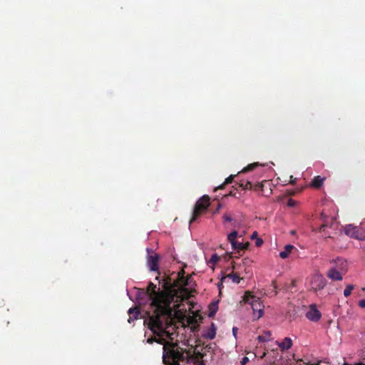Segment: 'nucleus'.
Returning a JSON list of instances; mask_svg holds the SVG:
<instances>
[{"label":"nucleus","mask_w":365,"mask_h":365,"mask_svg":"<svg viewBox=\"0 0 365 365\" xmlns=\"http://www.w3.org/2000/svg\"><path fill=\"white\" fill-rule=\"evenodd\" d=\"M170 285L168 283H163L162 289H157V286L149 282L146 290L140 289L137 294L138 300L145 303L150 301V306L155 309L153 314L150 317L149 328L154 332L157 329L163 331L165 328L164 322L161 319L165 317L167 319H170L173 315V309L171 307L172 295L169 294Z\"/></svg>","instance_id":"f257e3e1"},{"label":"nucleus","mask_w":365,"mask_h":365,"mask_svg":"<svg viewBox=\"0 0 365 365\" xmlns=\"http://www.w3.org/2000/svg\"><path fill=\"white\" fill-rule=\"evenodd\" d=\"M161 319L164 322L165 328L163 331L157 329L156 332H154L151 329L150 330L159 337L151 336L147 339V342L152 344L155 341L158 344H163V360L165 365H185L187 361L186 351L180 347L177 343H173L168 341L165 339L160 336V333L165 331L166 327L171 322L172 318L167 319L165 317H162Z\"/></svg>","instance_id":"f03ea898"},{"label":"nucleus","mask_w":365,"mask_h":365,"mask_svg":"<svg viewBox=\"0 0 365 365\" xmlns=\"http://www.w3.org/2000/svg\"><path fill=\"white\" fill-rule=\"evenodd\" d=\"M191 279V276L185 277V271L182 269L178 272L175 279H173L171 277H166L163 279V283H168L170 285L169 294L172 295V303L176 302V304H174L175 309L180 307L179 302L187 299L190 297V292L186 287L190 284Z\"/></svg>","instance_id":"7ed1b4c3"},{"label":"nucleus","mask_w":365,"mask_h":365,"mask_svg":"<svg viewBox=\"0 0 365 365\" xmlns=\"http://www.w3.org/2000/svg\"><path fill=\"white\" fill-rule=\"evenodd\" d=\"M210 198L207 195L201 197L195 203L192 217L190 220V224L195 222L205 213L210 205Z\"/></svg>","instance_id":"20e7f679"},{"label":"nucleus","mask_w":365,"mask_h":365,"mask_svg":"<svg viewBox=\"0 0 365 365\" xmlns=\"http://www.w3.org/2000/svg\"><path fill=\"white\" fill-rule=\"evenodd\" d=\"M243 301L245 303L251 304L255 319H259L262 317L264 306L258 297L251 294L250 292H246L243 297Z\"/></svg>","instance_id":"39448f33"},{"label":"nucleus","mask_w":365,"mask_h":365,"mask_svg":"<svg viewBox=\"0 0 365 365\" xmlns=\"http://www.w3.org/2000/svg\"><path fill=\"white\" fill-rule=\"evenodd\" d=\"M327 285V281L319 272H315L310 279V289L314 292L322 290Z\"/></svg>","instance_id":"423d86ee"},{"label":"nucleus","mask_w":365,"mask_h":365,"mask_svg":"<svg viewBox=\"0 0 365 365\" xmlns=\"http://www.w3.org/2000/svg\"><path fill=\"white\" fill-rule=\"evenodd\" d=\"M307 318L314 322H317L320 320L322 317V314L320 311L317 309V305L312 304L309 305V309L306 313Z\"/></svg>","instance_id":"0eeeda50"},{"label":"nucleus","mask_w":365,"mask_h":365,"mask_svg":"<svg viewBox=\"0 0 365 365\" xmlns=\"http://www.w3.org/2000/svg\"><path fill=\"white\" fill-rule=\"evenodd\" d=\"M158 261L159 256L156 253H153L148 256V265L152 271H158L159 269L158 267Z\"/></svg>","instance_id":"6e6552de"},{"label":"nucleus","mask_w":365,"mask_h":365,"mask_svg":"<svg viewBox=\"0 0 365 365\" xmlns=\"http://www.w3.org/2000/svg\"><path fill=\"white\" fill-rule=\"evenodd\" d=\"M327 276L329 279L334 281H341L343 279L342 272L336 268H330L327 272Z\"/></svg>","instance_id":"1a4fd4ad"},{"label":"nucleus","mask_w":365,"mask_h":365,"mask_svg":"<svg viewBox=\"0 0 365 365\" xmlns=\"http://www.w3.org/2000/svg\"><path fill=\"white\" fill-rule=\"evenodd\" d=\"M333 262L335 263V265L332 268H336L338 270H340L343 275L347 272V263L345 259L337 258Z\"/></svg>","instance_id":"9d476101"},{"label":"nucleus","mask_w":365,"mask_h":365,"mask_svg":"<svg viewBox=\"0 0 365 365\" xmlns=\"http://www.w3.org/2000/svg\"><path fill=\"white\" fill-rule=\"evenodd\" d=\"M252 262H253V261L251 259L246 257L242 259V264H240L239 268L242 267V269H243L244 272L246 274L250 273L251 272V265H252Z\"/></svg>","instance_id":"9b49d317"},{"label":"nucleus","mask_w":365,"mask_h":365,"mask_svg":"<svg viewBox=\"0 0 365 365\" xmlns=\"http://www.w3.org/2000/svg\"><path fill=\"white\" fill-rule=\"evenodd\" d=\"M277 343L282 351L288 350L292 346V340L289 337H285L282 342L277 341Z\"/></svg>","instance_id":"f8f14e48"},{"label":"nucleus","mask_w":365,"mask_h":365,"mask_svg":"<svg viewBox=\"0 0 365 365\" xmlns=\"http://www.w3.org/2000/svg\"><path fill=\"white\" fill-rule=\"evenodd\" d=\"M128 314L130 315L128 322L130 323L131 321L138 319V315L140 314V310L138 307L130 308L128 310Z\"/></svg>","instance_id":"ddd939ff"},{"label":"nucleus","mask_w":365,"mask_h":365,"mask_svg":"<svg viewBox=\"0 0 365 365\" xmlns=\"http://www.w3.org/2000/svg\"><path fill=\"white\" fill-rule=\"evenodd\" d=\"M294 248V247L292 245H287L284 247V249L283 251L279 252V256L282 259H286L288 257L289 254L292 252V250Z\"/></svg>","instance_id":"4468645a"},{"label":"nucleus","mask_w":365,"mask_h":365,"mask_svg":"<svg viewBox=\"0 0 365 365\" xmlns=\"http://www.w3.org/2000/svg\"><path fill=\"white\" fill-rule=\"evenodd\" d=\"M238 232L234 230L231 233H230L227 237V240L230 242L232 248H235V245H237V241L236 240V238Z\"/></svg>","instance_id":"2eb2a0df"},{"label":"nucleus","mask_w":365,"mask_h":365,"mask_svg":"<svg viewBox=\"0 0 365 365\" xmlns=\"http://www.w3.org/2000/svg\"><path fill=\"white\" fill-rule=\"evenodd\" d=\"M356 232V227H352L351 225H349L345 228L346 234L351 237L359 238Z\"/></svg>","instance_id":"dca6fc26"},{"label":"nucleus","mask_w":365,"mask_h":365,"mask_svg":"<svg viewBox=\"0 0 365 365\" xmlns=\"http://www.w3.org/2000/svg\"><path fill=\"white\" fill-rule=\"evenodd\" d=\"M271 331H264L263 334L259 335L257 336V340L260 342H266L271 340Z\"/></svg>","instance_id":"f3484780"},{"label":"nucleus","mask_w":365,"mask_h":365,"mask_svg":"<svg viewBox=\"0 0 365 365\" xmlns=\"http://www.w3.org/2000/svg\"><path fill=\"white\" fill-rule=\"evenodd\" d=\"M324 180V178H321L319 175H317L312 180V185L314 187L319 188L322 185Z\"/></svg>","instance_id":"a211bd4d"},{"label":"nucleus","mask_w":365,"mask_h":365,"mask_svg":"<svg viewBox=\"0 0 365 365\" xmlns=\"http://www.w3.org/2000/svg\"><path fill=\"white\" fill-rule=\"evenodd\" d=\"M216 336V329H208L204 334H202V336L204 338L208 339H213Z\"/></svg>","instance_id":"6ab92c4d"},{"label":"nucleus","mask_w":365,"mask_h":365,"mask_svg":"<svg viewBox=\"0 0 365 365\" xmlns=\"http://www.w3.org/2000/svg\"><path fill=\"white\" fill-rule=\"evenodd\" d=\"M235 175H230L228 178H227L225 180V182L221 184L220 185H219L218 187H215L214 189V191H217V190H221V189H223L225 187V186L227 185V184H230L231 182H232L233 181V179L235 178Z\"/></svg>","instance_id":"aec40b11"},{"label":"nucleus","mask_w":365,"mask_h":365,"mask_svg":"<svg viewBox=\"0 0 365 365\" xmlns=\"http://www.w3.org/2000/svg\"><path fill=\"white\" fill-rule=\"evenodd\" d=\"M249 245H250L249 242H246L244 244L242 242H237L235 248H232V249L235 250H237V252H240V251H244V250H247Z\"/></svg>","instance_id":"412c9836"},{"label":"nucleus","mask_w":365,"mask_h":365,"mask_svg":"<svg viewBox=\"0 0 365 365\" xmlns=\"http://www.w3.org/2000/svg\"><path fill=\"white\" fill-rule=\"evenodd\" d=\"M226 277H229V278L232 279V282L236 284H239L240 282V279H241L239 274L237 272H234L227 274Z\"/></svg>","instance_id":"4be33fe9"},{"label":"nucleus","mask_w":365,"mask_h":365,"mask_svg":"<svg viewBox=\"0 0 365 365\" xmlns=\"http://www.w3.org/2000/svg\"><path fill=\"white\" fill-rule=\"evenodd\" d=\"M220 259V257L217 254H213L208 262V264L213 268V267L219 262Z\"/></svg>","instance_id":"5701e85b"},{"label":"nucleus","mask_w":365,"mask_h":365,"mask_svg":"<svg viewBox=\"0 0 365 365\" xmlns=\"http://www.w3.org/2000/svg\"><path fill=\"white\" fill-rule=\"evenodd\" d=\"M354 285L349 284L344 291V295L348 297L351 295L352 290L354 289Z\"/></svg>","instance_id":"b1692460"},{"label":"nucleus","mask_w":365,"mask_h":365,"mask_svg":"<svg viewBox=\"0 0 365 365\" xmlns=\"http://www.w3.org/2000/svg\"><path fill=\"white\" fill-rule=\"evenodd\" d=\"M259 165V164L257 163H252V164H250L248 165L246 168H245L242 172V173H247L248 171H251L254 168H255L256 167H257Z\"/></svg>","instance_id":"393cba45"},{"label":"nucleus","mask_w":365,"mask_h":365,"mask_svg":"<svg viewBox=\"0 0 365 365\" xmlns=\"http://www.w3.org/2000/svg\"><path fill=\"white\" fill-rule=\"evenodd\" d=\"M217 310V306L216 304L213 303L210 306V313L209 317H213Z\"/></svg>","instance_id":"a878e982"},{"label":"nucleus","mask_w":365,"mask_h":365,"mask_svg":"<svg viewBox=\"0 0 365 365\" xmlns=\"http://www.w3.org/2000/svg\"><path fill=\"white\" fill-rule=\"evenodd\" d=\"M295 287H296V280L292 279L291 283L289 285L288 284L284 285V289L286 291H290L292 292V288Z\"/></svg>","instance_id":"bb28decb"},{"label":"nucleus","mask_w":365,"mask_h":365,"mask_svg":"<svg viewBox=\"0 0 365 365\" xmlns=\"http://www.w3.org/2000/svg\"><path fill=\"white\" fill-rule=\"evenodd\" d=\"M240 187H241L243 190H251L252 188V183L250 181H246L245 183H240Z\"/></svg>","instance_id":"cd10ccee"},{"label":"nucleus","mask_w":365,"mask_h":365,"mask_svg":"<svg viewBox=\"0 0 365 365\" xmlns=\"http://www.w3.org/2000/svg\"><path fill=\"white\" fill-rule=\"evenodd\" d=\"M266 184H268L269 185H270V183L269 182V181L264 180V181L262 182L261 183L257 184V187L260 188L262 190H263L264 187L265 186Z\"/></svg>","instance_id":"c85d7f7f"},{"label":"nucleus","mask_w":365,"mask_h":365,"mask_svg":"<svg viewBox=\"0 0 365 365\" xmlns=\"http://www.w3.org/2000/svg\"><path fill=\"white\" fill-rule=\"evenodd\" d=\"M223 219L225 222H231L232 220L231 216L228 214H225L223 215Z\"/></svg>","instance_id":"c756f323"},{"label":"nucleus","mask_w":365,"mask_h":365,"mask_svg":"<svg viewBox=\"0 0 365 365\" xmlns=\"http://www.w3.org/2000/svg\"><path fill=\"white\" fill-rule=\"evenodd\" d=\"M296 203H297V202H296V201H295V200H292V199H289V200H288V202H287V205H288L289 207H294V206H295Z\"/></svg>","instance_id":"7c9ffc66"},{"label":"nucleus","mask_w":365,"mask_h":365,"mask_svg":"<svg viewBox=\"0 0 365 365\" xmlns=\"http://www.w3.org/2000/svg\"><path fill=\"white\" fill-rule=\"evenodd\" d=\"M272 286L273 287V289H274V295H277L278 292H277V286L275 281H272Z\"/></svg>","instance_id":"2f4dec72"},{"label":"nucleus","mask_w":365,"mask_h":365,"mask_svg":"<svg viewBox=\"0 0 365 365\" xmlns=\"http://www.w3.org/2000/svg\"><path fill=\"white\" fill-rule=\"evenodd\" d=\"M237 332H238V328H237V327H234L232 328V334H233V336H235V338H237Z\"/></svg>","instance_id":"473e14b6"},{"label":"nucleus","mask_w":365,"mask_h":365,"mask_svg":"<svg viewBox=\"0 0 365 365\" xmlns=\"http://www.w3.org/2000/svg\"><path fill=\"white\" fill-rule=\"evenodd\" d=\"M263 244V240L260 238H258L256 241V246L260 247Z\"/></svg>","instance_id":"72a5a7b5"},{"label":"nucleus","mask_w":365,"mask_h":365,"mask_svg":"<svg viewBox=\"0 0 365 365\" xmlns=\"http://www.w3.org/2000/svg\"><path fill=\"white\" fill-rule=\"evenodd\" d=\"M249 361V359L247 356L242 358L241 361L242 365H245Z\"/></svg>","instance_id":"f704fd0d"},{"label":"nucleus","mask_w":365,"mask_h":365,"mask_svg":"<svg viewBox=\"0 0 365 365\" xmlns=\"http://www.w3.org/2000/svg\"><path fill=\"white\" fill-rule=\"evenodd\" d=\"M359 306L361 308L365 307V299H361L359 302Z\"/></svg>","instance_id":"c9c22d12"},{"label":"nucleus","mask_w":365,"mask_h":365,"mask_svg":"<svg viewBox=\"0 0 365 365\" xmlns=\"http://www.w3.org/2000/svg\"><path fill=\"white\" fill-rule=\"evenodd\" d=\"M297 179L294 178L292 175L290 176L289 183L292 185H294L296 183Z\"/></svg>","instance_id":"e433bc0d"},{"label":"nucleus","mask_w":365,"mask_h":365,"mask_svg":"<svg viewBox=\"0 0 365 365\" xmlns=\"http://www.w3.org/2000/svg\"><path fill=\"white\" fill-rule=\"evenodd\" d=\"M221 207H222L221 203H218L217 207L215 211L214 212V213L218 212L219 210L221 209Z\"/></svg>","instance_id":"4c0bfd02"},{"label":"nucleus","mask_w":365,"mask_h":365,"mask_svg":"<svg viewBox=\"0 0 365 365\" xmlns=\"http://www.w3.org/2000/svg\"><path fill=\"white\" fill-rule=\"evenodd\" d=\"M327 227V225L323 224L320 227V231H324V228Z\"/></svg>","instance_id":"58836bf2"},{"label":"nucleus","mask_w":365,"mask_h":365,"mask_svg":"<svg viewBox=\"0 0 365 365\" xmlns=\"http://www.w3.org/2000/svg\"><path fill=\"white\" fill-rule=\"evenodd\" d=\"M257 233L256 232H255L252 235V239L255 238V237H257Z\"/></svg>","instance_id":"ea45409f"},{"label":"nucleus","mask_w":365,"mask_h":365,"mask_svg":"<svg viewBox=\"0 0 365 365\" xmlns=\"http://www.w3.org/2000/svg\"><path fill=\"white\" fill-rule=\"evenodd\" d=\"M210 329H216L215 325L213 322L211 324Z\"/></svg>","instance_id":"a19ab883"},{"label":"nucleus","mask_w":365,"mask_h":365,"mask_svg":"<svg viewBox=\"0 0 365 365\" xmlns=\"http://www.w3.org/2000/svg\"><path fill=\"white\" fill-rule=\"evenodd\" d=\"M267 355V353L264 351L262 355L261 356V358H264Z\"/></svg>","instance_id":"79ce46f5"},{"label":"nucleus","mask_w":365,"mask_h":365,"mask_svg":"<svg viewBox=\"0 0 365 365\" xmlns=\"http://www.w3.org/2000/svg\"><path fill=\"white\" fill-rule=\"evenodd\" d=\"M227 195L232 196V195H235V194L231 191V192H230V193Z\"/></svg>","instance_id":"37998d69"},{"label":"nucleus","mask_w":365,"mask_h":365,"mask_svg":"<svg viewBox=\"0 0 365 365\" xmlns=\"http://www.w3.org/2000/svg\"><path fill=\"white\" fill-rule=\"evenodd\" d=\"M325 215H324V213H322V217H324Z\"/></svg>","instance_id":"c03bdc74"}]
</instances>
